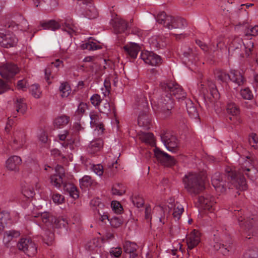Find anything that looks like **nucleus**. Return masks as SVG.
<instances>
[{
	"label": "nucleus",
	"instance_id": "f257e3e1",
	"mask_svg": "<svg viewBox=\"0 0 258 258\" xmlns=\"http://www.w3.org/2000/svg\"><path fill=\"white\" fill-rule=\"evenodd\" d=\"M160 86L165 93L169 92V94H163L158 102L160 111L167 116L170 114V110L173 107V99L172 96L175 97L178 101L186 99V93L181 86L172 81L162 82Z\"/></svg>",
	"mask_w": 258,
	"mask_h": 258
},
{
	"label": "nucleus",
	"instance_id": "f03ea898",
	"mask_svg": "<svg viewBox=\"0 0 258 258\" xmlns=\"http://www.w3.org/2000/svg\"><path fill=\"white\" fill-rule=\"evenodd\" d=\"M253 47V43L249 41L246 43L243 42L239 37L234 38L229 44L228 51L232 55L239 57L249 56Z\"/></svg>",
	"mask_w": 258,
	"mask_h": 258
},
{
	"label": "nucleus",
	"instance_id": "7ed1b4c3",
	"mask_svg": "<svg viewBox=\"0 0 258 258\" xmlns=\"http://www.w3.org/2000/svg\"><path fill=\"white\" fill-rule=\"evenodd\" d=\"M154 212H157L159 213L158 218L160 222L163 224L164 221L163 218L166 216V214L170 212H172L173 217L175 221H178L181 217L182 214L184 211L183 206L178 202H176L175 205H171V206H157L154 208Z\"/></svg>",
	"mask_w": 258,
	"mask_h": 258
},
{
	"label": "nucleus",
	"instance_id": "20e7f679",
	"mask_svg": "<svg viewBox=\"0 0 258 258\" xmlns=\"http://www.w3.org/2000/svg\"><path fill=\"white\" fill-rule=\"evenodd\" d=\"M157 22L168 29H181L186 25L184 19L167 16L164 12L159 13L156 18Z\"/></svg>",
	"mask_w": 258,
	"mask_h": 258
},
{
	"label": "nucleus",
	"instance_id": "39448f33",
	"mask_svg": "<svg viewBox=\"0 0 258 258\" xmlns=\"http://www.w3.org/2000/svg\"><path fill=\"white\" fill-rule=\"evenodd\" d=\"M226 176L227 177H258V172L256 168L251 166L250 167H242L237 170H233L229 167L225 168Z\"/></svg>",
	"mask_w": 258,
	"mask_h": 258
},
{
	"label": "nucleus",
	"instance_id": "423d86ee",
	"mask_svg": "<svg viewBox=\"0 0 258 258\" xmlns=\"http://www.w3.org/2000/svg\"><path fill=\"white\" fill-rule=\"evenodd\" d=\"M51 183L58 189H61L62 187L73 199L78 198L79 192L77 187L73 183L68 182L66 178H51Z\"/></svg>",
	"mask_w": 258,
	"mask_h": 258
},
{
	"label": "nucleus",
	"instance_id": "0eeeda50",
	"mask_svg": "<svg viewBox=\"0 0 258 258\" xmlns=\"http://www.w3.org/2000/svg\"><path fill=\"white\" fill-rule=\"evenodd\" d=\"M241 214L239 210H237V212L235 214V216L237 218L242 236L246 238L250 239L253 236V219L251 218L245 220L242 217Z\"/></svg>",
	"mask_w": 258,
	"mask_h": 258
},
{
	"label": "nucleus",
	"instance_id": "6e6552de",
	"mask_svg": "<svg viewBox=\"0 0 258 258\" xmlns=\"http://www.w3.org/2000/svg\"><path fill=\"white\" fill-rule=\"evenodd\" d=\"M183 182L185 188L191 194H198L205 188V183L203 178H183Z\"/></svg>",
	"mask_w": 258,
	"mask_h": 258
},
{
	"label": "nucleus",
	"instance_id": "1a4fd4ad",
	"mask_svg": "<svg viewBox=\"0 0 258 258\" xmlns=\"http://www.w3.org/2000/svg\"><path fill=\"white\" fill-rule=\"evenodd\" d=\"M18 249L24 252L29 256L34 255L37 252V247L30 238H22L17 244Z\"/></svg>",
	"mask_w": 258,
	"mask_h": 258
},
{
	"label": "nucleus",
	"instance_id": "9d476101",
	"mask_svg": "<svg viewBox=\"0 0 258 258\" xmlns=\"http://www.w3.org/2000/svg\"><path fill=\"white\" fill-rule=\"evenodd\" d=\"M141 100H137L138 103L139 109L143 108L144 111L141 112L138 117V124L140 126L148 127L150 123V118L147 113L148 107V103L147 99L144 96H142Z\"/></svg>",
	"mask_w": 258,
	"mask_h": 258
},
{
	"label": "nucleus",
	"instance_id": "9b49d317",
	"mask_svg": "<svg viewBox=\"0 0 258 258\" xmlns=\"http://www.w3.org/2000/svg\"><path fill=\"white\" fill-rule=\"evenodd\" d=\"M207 85L208 88L205 87L204 84L202 82H200V83L198 84L200 91L204 95H206V94L209 91L211 95V97L209 98L211 102H214L218 100L220 98V94L215 84L211 81L208 80Z\"/></svg>",
	"mask_w": 258,
	"mask_h": 258
},
{
	"label": "nucleus",
	"instance_id": "f8f14e48",
	"mask_svg": "<svg viewBox=\"0 0 258 258\" xmlns=\"http://www.w3.org/2000/svg\"><path fill=\"white\" fill-rule=\"evenodd\" d=\"M160 137L162 142L168 151L172 152L176 151L178 146V141L175 136L166 132L162 133Z\"/></svg>",
	"mask_w": 258,
	"mask_h": 258
},
{
	"label": "nucleus",
	"instance_id": "ddd939ff",
	"mask_svg": "<svg viewBox=\"0 0 258 258\" xmlns=\"http://www.w3.org/2000/svg\"><path fill=\"white\" fill-rule=\"evenodd\" d=\"M153 151L155 157L163 165L171 166L175 164V160L173 157L162 151L159 148L155 147Z\"/></svg>",
	"mask_w": 258,
	"mask_h": 258
},
{
	"label": "nucleus",
	"instance_id": "4468645a",
	"mask_svg": "<svg viewBox=\"0 0 258 258\" xmlns=\"http://www.w3.org/2000/svg\"><path fill=\"white\" fill-rule=\"evenodd\" d=\"M17 42L18 39L13 33L0 32V44L2 46L10 48L15 46Z\"/></svg>",
	"mask_w": 258,
	"mask_h": 258
},
{
	"label": "nucleus",
	"instance_id": "2eb2a0df",
	"mask_svg": "<svg viewBox=\"0 0 258 258\" xmlns=\"http://www.w3.org/2000/svg\"><path fill=\"white\" fill-rule=\"evenodd\" d=\"M140 57L145 63L152 66H158L161 63V57L152 51H142Z\"/></svg>",
	"mask_w": 258,
	"mask_h": 258
},
{
	"label": "nucleus",
	"instance_id": "dca6fc26",
	"mask_svg": "<svg viewBox=\"0 0 258 258\" xmlns=\"http://www.w3.org/2000/svg\"><path fill=\"white\" fill-rule=\"evenodd\" d=\"M18 72V67L14 63H7L0 67V75L7 79L13 78Z\"/></svg>",
	"mask_w": 258,
	"mask_h": 258
},
{
	"label": "nucleus",
	"instance_id": "f3484780",
	"mask_svg": "<svg viewBox=\"0 0 258 258\" xmlns=\"http://www.w3.org/2000/svg\"><path fill=\"white\" fill-rule=\"evenodd\" d=\"M199 202L201 205L202 207L205 210H209L211 212L215 210V199L210 196H200L199 197Z\"/></svg>",
	"mask_w": 258,
	"mask_h": 258
},
{
	"label": "nucleus",
	"instance_id": "a211bd4d",
	"mask_svg": "<svg viewBox=\"0 0 258 258\" xmlns=\"http://www.w3.org/2000/svg\"><path fill=\"white\" fill-rule=\"evenodd\" d=\"M26 143L25 135L23 131H16L14 133L13 147L17 150L22 148Z\"/></svg>",
	"mask_w": 258,
	"mask_h": 258
},
{
	"label": "nucleus",
	"instance_id": "6ab92c4d",
	"mask_svg": "<svg viewBox=\"0 0 258 258\" xmlns=\"http://www.w3.org/2000/svg\"><path fill=\"white\" fill-rule=\"evenodd\" d=\"M200 233L196 230H194L188 235L187 238V244L188 249H192L196 247L200 242L201 240Z\"/></svg>",
	"mask_w": 258,
	"mask_h": 258
},
{
	"label": "nucleus",
	"instance_id": "aec40b11",
	"mask_svg": "<svg viewBox=\"0 0 258 258\" xmlns=\"http://www.w3.org/2000/svg\"><path fill=\"white\" fill-rule=\"evenodd\" d=\"M22 163L21 158L18 156H12L6 161V167L11 171H17Z\"/></svg>",
	"mask_w": 258,
	"mask_h": 258
},
{
	"label": "nucleus",
	"instance_id": "412c9836",
	"mask_svg": "<svg viewBox=\"0 0 258 258\" xmlns=\"http://www.w3.org/2000/svg\"><path fill=\"white\" fill-rule=\"evenodd\" d=\"M112 25L116 33L125 32L128 27L127 23L124 20L118 18L112 20Z\"/></svg>",
	"mask_w": 258,
	"mask_h": 258
},
{
	"label": "nucleus",
	"instance_id": "4be33fe9",
	"mask_svg": "<svg viewBox=\"0 0 258 258\" xmlns=\"http://www.w3.org/2000/svg\"><path fill=\"white\" fill-rule=\"evenodd\" d=\"M124 252L130 254V258H137L138 254L137 250L138 248L137 244L130 241H126L123 243Z\"/></svg>",
	"mask_w": 258,
	"mask_h": 258
},
{
	"label": "nucleus",
	"instance_id": "5701e85b",
	"mask_svg": "<svg viewBox=\"0 0 258 258\" xmlns=\"http://www.w3.org/2000/svg\"><path fill=\"white\" fill-rule=\"evenodd\" d=\"M61 25L62 30L67 32L70 35H72L77 30V24L70 17L66 18L64 22L61 23Z\"/></svg>",
	"mask_w": 258,
	"mask_h": 258
},
{
	"label": "nucleus",
	"instance_id": "b1692460",
	"mask_svg": "<svg viewBox=\"0 0 258 258\" xmlns=\"http://www.w3.org/2000/svg\"><path fill=\"white\" fill-rule=\"evenodd\" d=\"M231 244L232 240L231 238H228L227 241L224 243H215L213 246L215 250H220L224 255H226L232 249Z\"/></svg>",
	"mask_w": 258,
	"mask_h": 258
},
{
	"label": "nucleus",
	"instance_id": "393cba45",
	"mask_svg": "<svg viewBox=\"0 0 258 258\" xmlns=\"http://www.w3.org/2000/svg\"><path fill=\"white\" fill-rule=\"evenodd\" d=\"M229 80L238 86L243 85L245 79L241 74L237 70H231L229 74Z\"/></svg>",
	"mask_w": 258,
	"mask_h": 258
},
{
	"label": "nucleus",
	"instance_id": "a878e982",
	"mask_svg": "<svg viewBox=\"0 0 258 258\" xmlns=\"http://www.w3.org/2000/svg\"><path fill=\"white\" fill-rule=\"evenodd\" d=\"M20 235V232L19 231L12 230L6 231L4 236V243L6 246L9 247L10 246V242L13 238H17Z\"/></svg>",
	"mask_w": 258,
	"mask_h": 258
},
{
	"label": "nucleus",
	"instance_id": "bb28decb",
	"mask_svg": "<svg viewBox=\"0 0 258 258\" xmlns=\"http://www.w3.org/2000/svg\"><path fill=\"white\" fill-rule=\"evenodd\" d=\"M212 184L218 192L223 193L226 189L227 184L223 178H212Z\"/></svg>",
	"mask_w": 258,
	"mask_h": 258
},
{
	"label": "nucleus",
	"instance_id": "cd10ccee",
	"mask_svg": "<svg viewBox=\"0 0 258 258\" xmlns=\"http://www.w3.org/2000/svg\"><path fill=\"white\" fill-rule=\"evenodd\" d=\"M124 51L133 58H136L140 51V46L137 43H131L123 47Z\"/></svg>",
	"mask_w": 258,
	"mask_h": 258
},
{
	"label": "nucleus",
	"instance_id": "c85d7f7f",
	"mask_svg": "<svg viewBox=\"0 0 258 258\" xmlns=\"http://www.w3.org/2000/svg\"><path fill=\"white\" fill-rule=\"evenodd\" d=\"M187 113L191 118H197L199 117L196 107L194 105L192 101L189 99H186L185 100Z\"/></svg>",
	"mask_w": 258,
	"mask_h": 258
},
{
	"label": "nucleus",
	"instance_id": "c756f323",
	"mask_svg": "<svg viewBox=\"0 0 258 258\" xmlns=\"http://www.w3.org/2000/svg\"><path fill=\"white\" fill-rule=\"evenodd\" d=\"M90 117L91 119L90 124L92 126H96L95 130L102 133L104 130L103 125L99 121V116L94 112H91L90 113Z\"/></svg>",
	"mask_w": 258,
	"mask_h": 258
},
{
	"label": "nucleus",
	"instance_id": "7c9ffc66",
	"mask_svg": "<svg viewBox=\"0 0 258 258\" xmlns=\"http://www.w3.org/2000/svg\"><path fill=\"white\" fill-rule=\"evenodd\" d=\"M103 143L102 140L97 139L90 142L87 147V151L90 154H94L102 148Z\"/></svg>",
	"mask_w": 258,
	"mask_h": 258
},
{
	"label": "nucleus",
	"instance_id": "2f4dec72",
	"mask_svg": "<svg viewBox=\"0 0 258 258\" xmlns=\"http://www.w3.org/2000/svg\"><path fill=\"white\" fill-rule=\"evenodd\" d=\"M226 110L229 114L235 116L236 120L240 122V119L238 117L240 112V109L235 103L231 102L228 103L226 106Z\"/></svg>",
	"mask_w": 258,
	"mask_h": 258
},
{
	"label": "nucleus",
	"instance_id": "473e14b6",
	"mask_svg": "<svg viewBox=\"0 0 258 258\" xmlns=\"http://www.w3.org/2000/svg\"><path fill=\"white\" fill-rule=\"evenodd\" d=\"M149 43L151 47L159 49L165 47L166 43L162 37L154 36L149 39Z\"/></svg>",
	"mask_w": 258,
	"mask_h": 258
},
{
	"label": "nucleus",
	"instance_id": "72a5a7b5",
	"mask_svg": "<svg viewBox=\"0 0 258 258\" xmlns=\"http://www.w3.org/2000/svg\"><path fill=\"white\" fill-rule=\"evenodd\" d=\"M35 217L39 218L47 226H51L53 221V216L49 212H44L43 213H39Z\"/></svg>",
	"mask_w": 258,
	"mask_h": 258
},
{
	"label": "nucleus",
	"instance_id": "f704fd0d",
	"mask_svg": "<svg viewBox=\"0 0 258 258\" xmlns=\"http://www.w3.org/2000/svg\"><path fill=\"white\" fill-rule=\"evenodd\" d=\"M40 27L43 29L55 31L60 27V25L53 20L40 22Z\"/></svg>",
	"mask_w": 258,
	"mask_h": 258
},
{
	"label": "nucleus",
	"instance_id": "c9c22d12",
	"mask_svg": "<svg viewBox=\"0 0 258 258\" xmlns=\"http://www.w3.org/2000/svg\"><path fill=\"white\" fill-rule=\"evenodd\" d=\"M182 52L183 61L184 63H186L188 61L192 62V60L195 57V53L193 52V50L190 48H187L184 47L181 49Z\"/></svg>",
	"mask_w": 258,
	"mask_h": 258
},
{
	"label": "nucleus",
	"instance_id": "e433bc0d",
	"mask_svg": "<svg viewBox=\"0 0 258 258\" xmlns=\"http://www.w3.org/2000/svg\"><path fill=\"white\" fill-rule=\"evenodd\" d=\"M214 74L215 78L222 82H226L229 80V74L226 73L224 70L216 69Z\"/></svg>",
	"mask_w": 258,
	"mask_h": 258
},
{
	"label": "nucleus",
	"instance_id": "4c0bfd02",
	"mask_svg": "<svg viewBox=\"0 0 258 258\" xmlns=\"http://www.w3.org/2000/svg\"><path fill=\"white\" fill-rule=\"evenodd\" d=\"M15 106L18 112L24 114L27 110V105L23 98H17L15 101Z\"/></svg>",
	"mask_w": 258,
	"mask_h": 258
},
{
	"label": "nucleus",
	"instance_id": "58836bf2",
	"mask_svg": "<svg viewBox=\"0 0 258 258\" xmlns=\"http://www.w3.org/2000/svg\"><path fill=\"white\" fill-rule=\"evenodd\" d=\"M68 225V220L63 217L55 218L53 217V221L50 227L61 228L62 227L66 228Z\"/></svg>",
	"mask_w": 258,
	"mask_h": 258
},
{
	"label": "nucleus",
	"instance_id": "ea45409f",
	"mask_svg": "<svg viewBox=\"0 0 258 258\" xmlns=\"http://www.w3.org/2000/svg\"><path fill=\"white\" fill-rule=\"evenodd\" d=\"M231 182L237 189L245 190L247 188L245 178H231Z\"/></svg>",
	"mask_w": 258,
	"mask_h": 258
},
{
	"label": "nucleus",
	"instance_id": "a19ab883",
	"mask_svg": "<svg viewBox=\"0 0 258 258\" xmlns=\"http://www.w3.org/2000/svg\"><path fill=\"white\" fill-rule=\"evenodd\" d=\"M126 191L125 186L121 183L115 184L112 188V192L114 195L122 196Z\"/></svg>",
	"mask_w": 258,
	"mask_h": 258
},
{
	"label": "nucleus",
	"instance_id": "79ce46f5",
	"mask_svg": "<svg viewBox=\"0 0 258 258\" xmlns=\"http://www.w3.org/2000/svg\"><path fill=\"white\" fill-rule=\"evenodd\" d=\"M81 48L83 49H88L89 50H95L101 48V46L99 44H97L96 42H93L89 39L88 42H85L81 45Z\"/></svg>",
	"mask_w": 258,
	"mask_h": 258
},
{
	"label": "nucleus",
	"instance_id": "37998d69",
	"mask_svg": "<svg viewBox=\"0 0 258 258\" xmlns=\"http://www.w3.org/2000/svg\"><path fill=\"white\" fill-rule=\"evenodd\" d=\"M59 90L61 92L62 97H67L70 94L71 89L68 82H64L60 84Z\"/></svg>",
	"mask_w": 258,
	"mask_h": 258
},
{
	"label": "nucleus",
	"instance_id": "c03bdc74",
	"mask_svg": "<svg viewBox=\"0 0 258 258\" xmlns=\"http://www.w3.org/2000/svg\"><path fill=\"white\" fill-rule=\"evenodd\" d=\"M0 221L3 224L7 225L11 224L12 223V221L10 213L6 211L1 212Z\"/></svg>",
	"mask_w": 258,
	"mask_h": 258
},
{
	"label": "nucleus",
	"instance_id": "a18cd8bd",
	"mask_svg": "<svg viewBox=\"0 0 258 258\" xmlns=\"http://www.w3.org/2000/svg\"><path fill=\"white\" fill-rule=\"evenodd\" d=\"M54 238V234L50 230L46 231L43 236V240L44 242L48 246L52 244Z\"/></svg>",
	"mask_w": 258,
	"mask_h": 258
},
{
	"label": "nucleus",
	"instance_id": "49530a36",
	"mask_svg": "<svg viewBox=\"0 0 258 258\" xmlns=\"http://www.w3.org/2000/svg\"><path fill=\"white\" fill-rule=\"evenodd\" d=\"M69 121V117L66 115L60 116L54 121V124L55 126L60 127L63 126L68 124Z\"/></svg>",
	"mask_w": 258,
	"mask_h": 258
},
{
	"label": "nucleus",
	"instance_id": "de8ad7c7",
	"mask_svg": "<svg viewBox=\"0 0 258 258\" xmlns=\"http://www.w3.org/2000/svg\"><path fill=\"white\" fill-rule=\"evenodd\" d=\"M108 221L113 228H118L123 223V220L121 216H113L108 219Z\"/></svg>",
	"mask_w": 258,
	"mask_h": 258
},
{
	"label": "nucleus",
	"instance_id": "09e8293b",
	"mask_svg": "<svg viewBox=\"0 0 258 258\" xmlns=\"http://www.w3.org/2000/svg\"><path fill=\"white\" fill-rule=\"evenodd\" d=\"M90 165V168L91 170L95 173V174L97 176H101L103 175L105 170L103 168V166L101 164H98L96 165L91 164L89 163Z\"/></svg>",
	"mask_w": 258,
	"mask_h": 258
},
{
	"label": "nucleus",
	"instance_id": "8fccbe9b",
	"mask_svg": "<svg viewBox=\"0 0 258 258\" xmlns=\"http://www.w3.org/2000/svg\"><path fill=\"white\" fill-rule=\"evenodd\" d=\"M90 205L93 210L98 211V209H102L105 206L104 204L102 203L100 200L97 198H94L91 200Z\"/></svg>",
	"mask_w": 258,
	"mask_h": 258
},
{
	"label": "nucleus",
	"instance_id": "3c124183",
	"mask_svg": "<svg viewBox=\"0 0 258 258\" xmlns=\"http://www.w3.org/2000/svg\"><path fill=\"white\" fill-rule=\"evenodd\" d=\"M117 168V162L115 161L113 162H108L107 167L105 169V172L107 173L108 175H113L116 171Z\"/></svg>",
	"mask_w": 258,
	"mask_h": 258
},
{
	"label": "nucleus",
	"instance_id": "603ef678",
	"mask_svg": "<svg viewBox=\"0 0 258 258\" xmlns=\"http://www.w3.org/2000/svg\"><path fill=\"white\" fill-rule=\"evenodd\" d=\"M142 141L146 143L153 145L154 144V135L152 133L143 134L141 137Z\"/></svg>",
	"mask_w": 258,
	"mask_h": 258
},
{
	"label": "nucleus",
	"instance_id": "864d4df0",
	"mask_svg": "<svg viewBox=\"0 0 258 258\" xmlns=\"http://www.w3.org/2000/svg\"><path fill=\"white\" fill-rule=\"evenodd\" d=\"M122 253V249L120 247H113L109 251V255L107 258H119Z\"/></svg>",
	"mask_w": 258,
	"mask_h": 258
},
{
	"label": "nucleus",
	"instance_id": "5fc2aeb1",
	"mask_svg": "<svg viewBox=\"0 0 258 258\" xmlns=\"http://www.w3.org/2000/svg\"><path fill=\"white\" fill-rule=\"evenodd\" d=\"M240 95L243 99L245 100H251L253 98V95L252 91L249 88H245L240 90Z\"/></svg>",
	"mask_w": 258,
	"mask_h": 258
},
{
	"label": "nucleus",
	"instance_id": "6e6d98bb",
	"mask_svg": "<svg viewBox=\"0 0 258 258\" xmlns=\"http://www.w3.org/2000/svg\"><path fill=\"white\" fill-rule=\"evenodd\" d=\"M131 200L134 206L139 208L144 204L143 199L139 195H134L131 198Z\"/></svg>",
	"mask_w": 258,
	"mask_h": 258
},
{
	"label": "nucleus",
	"instance_id": "4d7b16f0",
	"mask_svg": "<svg viewBox=\"0 0 258 258\" xmlns=\"http://www.w3.org/2000/svg\"><path fill=\"white\" fill-rule=\"evenodd\" d=\"M244 33L245 35L257 36L258 35V25L250 26L248 27L246 26Z\"/></svg>",
	"mask_w": 258,
	"mask_h": 258
},
{
	"label": "nucleus",
	"instance_id": "13d9d810",
	"mask_svg": "<svg viewBox=\"0 0 258 258\" xmlns=\"http://www.w3.org/2000/svg\"><path fill=\"white\" fill-rule=\"evenodd\" d=\"M30 92L32 95L35 98H39L41 96V92L39 86L37 84H33L30 87Z\"/></svg>",
	"mask_w": 258,
	"mask_h": 258
},
{
	"label": "nucleus",
	"instance_id": "bf43d9fd",
	"mask_svg": "<svg viewBox=\"0 0 258 258\" xmlns=\"http://www.w3.org/2000/svg\"><path fill=\"white\" fill-rule=\"evenodd\" d=\"M22 193L27 198H33L35 195V191L33 187L24 186L22 189Z\"/></svg>",
	"mask_w": 258,
	"mask_h": 258
},
{
	"label": "nucleus",
	"instance_id": "052dcab7",
	"mask_svg": "<svg viewBox=\"0 0 258 258\" xmlns=\"http://www.w3.org/2000/svg\"><path fill=\"white\" fill-rule=\"evenodd\" d=\"M249 143L254 149H258V137L255 133H251L249 136Z\"/></svg>",
	"mask_w": 258,
	"mask_h": 258
},
{
	"label": "nucleus",
	"instance_id": "680f3d73",
	"mask_svg": "<svg viewBox=\"0 0 258 258\" xmlns=\"http://www.w3.org/2000/svg\"><path fill=\"white\" fill-rule=\"evenodd\" d=\"M79 182L82 188L83 187H88L92 186L93 183V180L92 178H80Z\"/></svg>",
	"mask_w": 258,
	"mask_h": 258
},
{
	"label": "nucleus",
	"instance_id": "e2e57ef3",
	"mask_svg": "<svg viewBox=\"0 0 258 258\" xmlns=\"http://www.w3.org/2000/svg\"><path fill=\"white\" fill-rule=\"evenodd\" d=\"M100 112L108 114L110 112V105L108 102L106 101L98 108Z\"/></svg>",
	"mask_w": 258,
	"mask_h": 258
},
{
	"label": "nucleus",
	"instance_id": "0e129e2a",
	"mask_svg": "<svg viewBox=\"0 0 258 258\" xmlns=\"http://www.w3.org/2000/svg\"><path fill=\"white\" fill-rule=\"evenodd\" d=\"M111 206L112 210L116 213L120 214L123 210L121 204L118 202L112 201L111 204Z\"/></svg>",
	"mask_w": 258,
	"mask_h": 258
},
{
	"label": "nucleus",
	"instance_id": "69168bd1",
	"mask_svg": "<svg viewBox=\"0 0 258 258\" xmlns=\"http://www.w3.org/2000/svg\"><path fill=\"white\" fill-rule=\"evenodd\" d=\"M243 258H258V252L254 249H249L243 254Z\"/></svg>",
	"mask_w": 258,
	"mask_h": 258
},
{
	"label": "nucleus",
	"instance_id": "338daca9",
	"mask_svg": "<svg viewBox=\"0 0 258 258\" xmlns=\"http://www.w3.org/2000/svg\"><path fill=\"white\" fill-rule=\"evenodd\" d=\"M54 175L58 177H63L65 176V171L63 167L57 165L55 168Z\"/></svg>",
	"mask_w": 258,
	"mask_h": 258
},
{
	"label": "nucleus",
	"instance_id": "774afa93",
	"mask_svg": "<svg viewBox=\"0 0 258 258\" xmlns=\"http://www.w3.org/2000/svg\"><path fill=\"white\" fill-rule=\"evenodd\" d=\"M87 105L84 102H81L78 106V109L76 111V113L79 115H82L84 113L87 108Z\"/></svg>",
	"mask_w": 258,
	"mask_h": 258
}]
</instances>
